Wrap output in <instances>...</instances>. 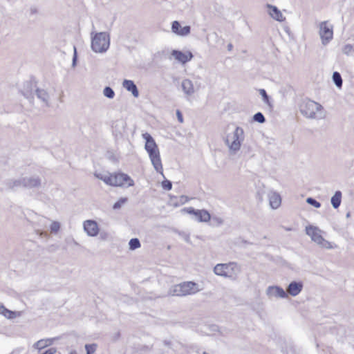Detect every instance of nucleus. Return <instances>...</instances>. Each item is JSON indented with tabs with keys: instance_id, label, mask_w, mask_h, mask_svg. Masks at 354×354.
Wrapping results in <instances>:
<instances>
[{
	"instance_id": "37998d69",
	"label": "nucleus",
	"mask_w": 354,
	"mask_h": 354,
	"mask_svg": "<svg viewBox=\"0 0 354 354\" xmlns=\"http://www.w3.org/2000/svg\"><path fill=\"white\" fill-rule=\"evenodd\" d=\"M213 220L214 221H216V223L218 224V225H221L223 223V220L221 218H218V217H214L213 218Z\"/></svg>"
},
{
	"instance_id": "b1692460",
	"label": "nucleus",
	"mask_w": 354,
	"mask_h": 354,
	"mask_svg": "<svg viewBox=\"0 0 354 354\" xmlns=\"http://www.w3.org/2000/svg\"><path fill=\"white\" fill-rule=\"evenodd\" d=\"M53 339H40L33 344V347L36 349L41 350L53 344Z\"/></svg>"
},
{
	"instance_id": "c85d7f7f",
	"label": "nucleus",
	"mask_w": 354,
	"mask_h": 354,
	"mask_svg": "<svg viewBox=\"0 0 354 354\" xmlns=\"http://www.w3.org/2000/svg\"><path fill=\"white\" fill-rule=\"evenodd\" d=\"M129 249L131 250H134L140 248V242L138 239L133 238L129 242Z\"/></svg>"
},
{
	"instance_id": "423d86ee",
	"label": "nucleus",
	"mask_w": 354,
	"mask_h": 354,
	"mask_svg": "<svg viewBox=\"0 0 354 354\" xmlns=\"http://www.w3.org/2000/svg\"><path fill=\"white\" fill-rule=\"evenodd\" d=\"M110 45L109 35L106 32L95 33L91 37V48L95 53L106 52Z\"/></svg>"
},
{
	"instance_id": "e433bc0d",
	"label": "nucleus",
	"mask_w": 354,
	"mask_h": 354,
	"mask_svg": "<svg viewBox=\"0 0 354 354\" xmlns=\"http://www.w3.org/2000/svg\"><path fill=\"white\" fill-rule=\"evenodd\" d=\"M162 187L166 190H170L172 188V183L170 180H165L162 182Z\"/></svg>"
},
{
	"instance_id": "9d476101",
	"label": "nucleus",
	"mask_w": 354,
	"mask_h": 354,
	"mask_svg": "<svg viewBox=\"0 0 354 354\" xmlns=\"http://www.w3.org/2000/svg\"><path fill=\"white\" fill-rule=\"evenodd\" d=\"M183 211L189 214H194L199 222H207L211 218L210 214L205 209H195L190 207L184 208Z\"/></svg>"
},
{
	"instance_id": "a19ab883",
	"label": "nucleus",
	"mask_w": 354,
	"mask_h": 354,
	"mask_svg": "<svg viewBox=\"0 0 354 354\" xmlns=\"http://www.w3.org/2000/svg\"><path fill=\"white\" fill-rule=\"evenodd\" d=\"M187 201H188V198L187 196H180V198H179V203L183 205L185 203H186Z\"/></svg>"
},
{
	"instance_id": "7c9ffc66",
	"label": "nucleus",
	"mask_w": 354,
	"mask_h": 354,
	"mask_svg": "<svg viewBox=\"0 0 354 354\" xmlns=\"http://www.w3.org/2000/svg\"><path fill=\"white\" fill-rule=\"evenodd\" d=\"M253 120L255 122H257L259 123H264L266 122V118L262 113L257 112L253 115Z\"/></svg>"
},
{
	"instance_id": "c03bdc74",
	"label": "nucleus",
	"mask_w": 354,
	"mask_h": 354,
	"mask_svg": "<svg viewBox=\"0 0 354 354\" xmlns=\"http://www.w3.org/2000/svg\"><path fill=\"white\" fill-rule=\"evenodd\" d=\"M30 12L31 15H35V14H37L38 12V10H37V8L32 7L30 9Z\"/></svg>"
},
{
	"instance_id": "f03ea898",
	"label": "nucleus",
	"mask_w": 354,
	"mask_h": 354,
	"mask_svg": "<svg viewBox=\"0 0 354 354\" xmlns=\"http://www.w3.org/2000/svg\"><path fill=\"white\" fill-rule=\"evenodd\" d=\"M198 285L193 281H185L171 286L168 295L171 296L183 297L198 292Z\"/></svg>"
},
{
	"instance_id": "2f4dec72",
	"label": "nucleus",
	"mask_w": 354,
	"mask_h": 354,
	"mask_svg": "<svg viewBox=\"0 0 354 354\" xmlns=\"http://www.w3.org/2000/svg\"><path fill=\"white\" fill-rule=\"evenodd\" d=\"M97 345L95 344H86L85 349L86 354H93L96 350Z\"/></svg>"
},
{
	"instance_id": "a878e982",
	"label": "nucleus",
	"mask_w": 354,
	"mask_h": 354,
	"mask_svg": "<svg viewBox=\"0 0 354 354\" xmlns=\"http://www.w3.org/2000/svg\"><path fill=\"white\" fill-rule=\"evenodd\" d=\"M342 52L344 55L354 58V43L344 45L342 48Z\"/></svg>"
},
{
	"instance_id": "de8ad7c7",
	"label": "nucleus",
	"mask_w": 354,
	"mask_h": 354,
	"mask_svg": "<svg viewBox=\"0 0 354 354\" xmlns=\"http://www.w3.org/2000/svg\"><path fill=\"white\" fill-rule=\"evenodd\" d=\"M69 354H77L76 351H71Z\"/></svg>"
},
{
	"instance_id": "aec40b11",
	"label": "nucleus",
	"mask_w": 354,
	"mask_h": 354,
	"mask_svg": "<svg viewBox=\"0 0 354 354\" xmlns=\"http://www.w3.org/2000/svg\"><path fill=\"white\" fill-rule=\"evenodd\" d=\"M269 9L270 15L275 20L278 21H283L285 18L283 17L281 12L274 6L270 4L267 5Z\"/></svg>"
},
{
	"instance_id": "6e6552de",
	"label": "nucleus",
	"mask_w": 354,
	"mask_h": 354,
	"mask_svg": "<svg viewBox=\"0 0 354 354\" xmlns=\"http://www.w3.org/2000/svg\"><path fill=\"white\" fill-rule=\"evenodd\" d=\"M319 35L322 44L326 46L333 38V26L328 21H322L319 24Z\"/></svg>"
},
{
	"instance_id": "c756f323",
	"label": "nucleus",
	"mask_w": 354,
	"mask_h": 354,
	"mask_svg": "<svg viewBox=\"0 0 354 354\" xmlns=\"http://www.w3.org/2000/svg\"><path fill=\"white\" fill-rule=\"evenodd\" d=\"M103 94L109 99H113L115 96V92L110 86H106L104 88Z\"/></svg>"
},
{
	"instance_id": "412c9836",
	"label": "nucleus",
	"mask_w": 354,
	"mask_h": 354,
	"mask_svg": "<svg viewBox=\"0 0 354 354\" xmlns=\"http://www.w3.org/2000/svg\"><path fill=\"white\" fill-rule=\"evenodd\" d=\"M35 94H36L37 98L39 99L42 102L44 103L46 106H48V107L50 106V103H49L50 97H49L48 93L46 92V91H45L44 89H41V88H37L35 90Z\"/></svg>"
},
{
	"instance_id": "a211bd4d",
	"label": "nucleus",
	"mask_w": 354,
	"mask_h": 354,
	"mask_svg": "<svg viewBox=\"0 0 354 354\" xmlns=\"http://www.w3.org/2000/svg\"><path fill=\"white\" fill-rule=\"evenodd\" d=\"M122 86L125 89L131 92L134 97H138V89L137 88V86L132 80H124L122 82Z\"/></svg>"
},
{
	"instance_id": "f8f14e48",
	"label": "nucleus",
	"mask_w": 354,
	"mask_h": 354,
	"mask_svg": "<svg viewBox=\"0 0 354 354\" xmlns=\"http://www.w3.org/2000/svg\"><path fill=\"white\" fill-rule=\"evenodd\" d=\"M84 230L89 236H96L99 233V227L96 221L86 220L83 223Z\"/></svg>"
},
{
	"instance_id": "f704fd0d",
	"label": "nucleus",
	"mask_w": 354,
	"mask_h": 354,
	"mask_svg": "<svg viewBox=\"0 0 354 354\" xmlns=\"http://www.w3.org/2000/svg\"><path fill=\"white\" fill-rule=\"evenodd\" d=\"M127 201V198H121L118 201H117L115 203H114L113 208L114 209H120L123 204H124Z\"/></svg>"
},
{
	"instance_id": "f257e3e1",
	"label": "nucleus",
	"mask_w": 354,
	"mask_h": 354,
	"mask_svg": "<svg viewBox=\"0 0 354 354\" xmlns=\"http://www.w3.org/2000/svg\"><path fill=\"white\" fill-rule=\"evenodd\" d=\"M142 137L146 141L145 148L149 153L150 160L155 170L164 176L159 149L154 139L148 133H143Z\"/></svg>"
},
{
	"instance_id": "4468645a",
	"label": "nucleus",
	"mask_w": 354,
	"mask_h": 354,
	"mask_svg": "<svg viewBox=\"0 0 354 354\" xmlns=\"http://www.w3.org/2000/svg\"><path fill=\"white\" fill-rule=\"evenodd\" d=\"M266 294L270 298H286L288 297L286 291L282 288L277 286H269L266 290Z\"/></svg>"
},
{
	"instance_id": "c9c22d12",
	"label": "nucleus",
	"mask_w": 354,
	"mask_h": 354,
	"mask_svg": "<svg viewBox=\"0 0 354 354\" xmlns=\"http://www.w3.org/2000/svg\"><path fill=\"white\" fill-rule=\"evenodd\" d=\"M259 94L261 95L263 101L266 102V103H268L269 102V96L268 95L265 89H259Z\"/></svg>"
},
{
	"instance_id": "ea45409f",
	"label": "nucleus",
	"mask_w": 354,
	"mask_h": 354,
	"mask_svg": "<svg viewBox=\"0 0 354 354\" xmlns=\"http://www.w3.org/2000/svg\"><path fill=\"white\" fill-rule=\"evenodd\" d=\"M57 351V349L55 348H50L48 350H46L45 352H44L42 354H55Z\"/></svg>"
},
{
	"instance_id": "f3484780",
	"label": "nucleus",
	"mask_w": 354,
	"mask_h": 354,
	"mask_svg": "<svg viewBox=\"0 0 354 354\" xmlns=\"http://www.w3.org/2000/svg\"><path fill=\"white\" fill-rule=\"evenodd\" d=\"M181 87L184 93L187 96H191L194 93V87L192 82L189 79H185L181 82Z\"/></svg>"
},
{
	"instance_id": "39448f33",
	"label": "nucleus",
	"mask_w": 354,
	"mask_h": 354,
	"mask_svg": "<svg viewBox=\"0 0 354 354\" xmlns=\"http://www.w3.org/2000/svg\"><path fill=\"white\" fill-rule=\"evenodd\" d=\"M300 113L306 118L309 119L317 118V112L320 111L323 106L308 98L303 99L299 104Z\"/></svg>"
},
{
	"instance_id": "58836bf2",
	"label": "nucleus",
	"mask_w": 354,
	"mask_h": 354,
	"mask_svg": "<svg viewBox=\"0 0 354 354\" xmlns=\"http://www.w3.org/2000/svg\"><path fill=\"white\" fill-rule=\"evenodd\" d=\"M35 233L39 236H47L48 234L46 232L42 231L41 230H35Z\"/></svg>"
},
{
	"instance_id": "79ce46f5",
	"label": "nucleus",
	"mask_w": 354,
	"mask_h": 354,
	"mask_svg": "<svg viewBox=\"0 0 354 354\" xmlns=\"http://www.w3.org/2000/svg\"><path fill=\"white\" fill-rule=\"evenodd\" d=\"M176 115H177V118H178V120L180 123H183V115H182L181 112H180L179 110H177V111H176Z\"/></svg>"
},
{
	"instance_id": "1a4fd4ad",
	"label": "nucleus",
	"mask_w": 354,
	"mask_h": 354,
	"mask_svg": "<svg viewBox=\"0 0 354 354\" xmlns=\"http://www.w3.org/2000/svg\"><path fill=\"white\" fill-rule=\"evenodd\" d=\"M111 186L122 187L127 183V187L134 185V181L131 177L124 173H118L112 174Z\"/></svg>"
},
{
	"instance_id": "72a5a7b5",
	"label": "nucleus",
	"mask_w": 354,
	"mask_h": 354,
	"mask_svg": "<svg viewBox=\"0 0 354 354\" xmlns=\"http://www.w3.org/2000/svg\"><path fill=\"white\" fill-rule=\"evenodd\" d=\"M50 231L53 233H57L60 229V223L57 221H53L50 226Z\"/></svg>"
},
{
	"instance_id": "20e7f679",
	"label": "nucleus",
	"mask_w": 354,
	"mask_h": 354,
	"mask_svg": "<svg viewBox=\"0 0 354 354\" xmlns=\"http://www.w3.org/2000/svg\"><path fill=\"white\" fill-rule=\"evenodd\" d=\"M240 266L236 262H230L228 263H218L214 268V272L218 276L236 279L240 273Z\"/></svg>"
},
{
	"instance_id": "bb28decb",
	"label": "nucleus",
	"mask_w": 354,
	"mask_h": 354,
	"mask_svg": "<svg viewBox=\"0 0 354 354\" xmlns=\"http://www.w3.org/2000/svg\"><path fill=\"white\" fill-rule=\"evenodd\" d=\"M95 176L104 181L106 185H111L112 180V174L109 173L107 174H102V173H95Z\"/></svg>"
},
{
	"instance_id": "dca6fc26",
	"label": "nucleus",
	"mask_w": 354,
	"mask_h": 354,
	"mask_svg": "<svg viewBox=\"0 0 354 354\" xmlns=\"http://www.w3.org/2000/svg\"><path fill=\"white\" fill-rule=\"evenodd\" d=\"M303 289V283L301 281H293L287 287V292L292 297L298 295Z\"/></svg>"
},
{
	"instance_id": "393cba45",
	"label": "nucleus",
	"mask_w": 354,
	"mask_h": 354,
	"mask_svg": "<svg viewBox=\"0 0 354 354\" xmlns=\"http://www.w3.org/2000/svg\"><path fill=\"white\" fill-rule=\"evenodd\" d=\"M342 201V192L336 191L335 194L331 197L330 202L333 207L337 209L339 207Z\"/></svg>"
},
{
	"instance_id": "ddd939ff",
	"label": "nucleus",
	"mask_w": 354,
	"mask_h": 354,
	"mask_svg": "<svg viewBox=\"0 0 354 354\" xmlns=\"http://www.w3.org/2000/svg\"><path fill=\"white\" fill-rule=\"evenodd\" d=\"M171 55L180 63L185 64L193 58V54L190 51L183 53L180 50H173Z\"/></svg>"
},
{
	"instance_id": "9b49d317",
	"label": "nucleus",
	"mask_w": 354,
	"mask_h": 354,
	"mask_svg": "<svg viewBox=\"0 0 354 354\" xmlns=\"http://www.w3.org/2000/svg\"><path fill=\"white\" fill-rule=\"evenodd\" d=\"M41 185V179L39 176H32L22 177V187L27 189L39 188Z\"/></svg>"
},
{
	"instance_id": "5701e85b",
	"label": "nucleus",
	"mask_w": 354,
	"mask_h": 354,
	"mask_svg": "<svg viewBox=\"0 0 354 354\" xmlns=\"http://www.w3.org/2000/svg\"><path fill=\"white\" fill-rule=\"evenodd\" d=\"M6 186L9 189H14L16 187L22 186V178L18 179H8L6 182Z\"/></svg>"
},
{
	"instance_id": "4c0bfd02",
	"label": "nucleus",
	"mask_w": 354,
	"mask_h": 354,
	"mask_svg": "<svg viewBox=\"0 0 354 354\" xmlns=\"http://www.w3.org/2000/svg\"><path fill=\"white\" fill-rule=\"evenodd\" d=\"M73 50H74V53H73V60H72V66L74 68L76 66L77 59V49H76L75 46L73 47Z\"/></svg>"
},
{
	"instance_id": "6ab92c4d",
	"label": "nucleus",
	"mask_w": 354,
	"mask_h": 354,
	"mask_svg": "<svg viewBox=\"0 0 354 354\" xmlns=\"http://www.w3.org/2000/svg\"><path fill=\"white\" fill-rule=\"evenodd\" d=\"M0 314L9 319H12L21 315L20 311H12L7 309L3 304H0Z\"/></svg>"
},
{
	"instance_id": "a18cd8bd",
	"label": "nucleus",
	"mask_w": 354,
	"mask_h": 354,
	"mask_svg": "<svg viewBox=\"0 0 354 354\" xmlns=\"http://www.w3.org/2000/svg\"><path fill=\"white\" fill-rule=\"evenodd\" d=\"M227 47H228V49H229V50H231V49H232V45L230 44H229V45L227 46Z\"/></svg>"
},
{
	"instance_id": "49530a36",
	"label": "nucleus",
	"mask_w": 354,
	"mask_h": 354,
	"mask_svg": "<svg viewBox=\"0 0 354 354\" xmlns=\"http://www.w3.org/2000/svg\"><path fill=\"white\" fill-rule=\"evenodd\" d=\"M346 218H349L351 216V213L348 212L346 215Z\"/></svg>"
},
{
	"instance_id": "cd10ccee",
	"label": "nucleus",
	"mask_w": 354,
	"mask_h": 354,
	"mask_svg": "<svg viewBox=\"0 0 354 354\" xmlns=\"http://www.w3.org/2000/svg\"><path fill=\"white\" fill-rule=\"evenodd\" d=\"M333 81L335 86L340 88L342 86V79L340 73L339 72H334L333 74Z\"/></svg>"
},
{
	"instance_id": "0eeeda50",
	"label": "nucleus",
	"mask_w": 354,
	"mask_h": 354,
	"mask_svg": "<svg viewBox=\"0 0 354 354\" xmlns=\"http://www.w3.org/2000/svg\"><path fill=\"white\" fill-rule=\"evenodd\" d=\"M306 233L311 238L313 241L316 243L321 248L326 249H332L335 248L330 242L326 240L322 236V231L317 227L313 225L306 226Z\"/></svg>"
},
{
	"instance_id": "7ed1b4c3",
	"label": "nucleus",
	"mask_w": 354,
	"mask_h": 354,
	"mask_svg": "<svg viewBox=\"0 0 354 354\" xmlns=\"http://www.w3.org/2000/svg\"><path fill=\"white\" fill-rule=\"evenodd\" d=\"M244 138V131L240 127H236L232 135H228L226 137L225 143L229 147L231 154H236L240 150Z\"/></svg>"
},
{
	"instance_id": "2eb2a0df",
	"label": "nucleus",
	"mask_w": 354,
	"mask_h": 354,
	"mask_svg": "<svg viewBox=\"0 0 354 354\" xmlns=\"http://www.w3.org/2000/svg\"><path fill=\"white\" fill-rule=\"evenodd\" d=\"M171 30L178 35L187 36L190 33L191 28L189 26L182 27L179 21H174L171 24Z\"/></svg>"
},
{
	"instance_id": "4be33fe9",
	"label": "nucleus",
	"mask_w": 354,
	"mask_h": 354,
	"mask_svg": "<svg viewBox=\"0 0 354 354\" xmlns=\"http://www.w3.org/2000/svg\"><path fill=\"white\" fill-rule=\"evenodd\" d=\"M270 205L272 209H277L281 205V196L276 192H271L268 195Z\"/></svg>"
},
{
	"instance_id": "473e14b6",
	"label": "nucleus",
	"mask_w": 354,
	"mask_h": 354,
	"mask_svg": "<svg viewBox=\"0 0 354 354\" xmlns=\"http://www.w3.org/2000/svg\"><path fill=\"white\" fill-rule=\"evenodd\" d=\"M306 203L316 208L321 207V203L313 198L309 197L306 199Z\"/></svg>"
}]
</instances>
